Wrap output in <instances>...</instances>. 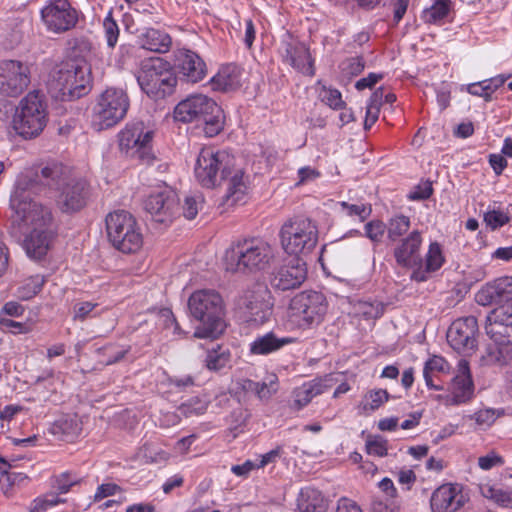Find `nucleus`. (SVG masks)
I'll use <instances>...</instances> for the list:
<instances>
[{
    "instance_id": "nucleus-1",
    "label": "nucleus",
    "mask_w": 512,
    "mask_h": 512,
    "mask_svg": "<svg viewBox=\"0 0 512 512\" xmlns=\"http://www.w3.org/2000/svg\"><path fill=\"white\" fill-rule=\"evenodd\" d=\"M26 189V184L17 182L10 200L15 212L13 222L19 225L24 234H27L24 240L27 255L30 258L40 259L49 249L51 239L49 226L53 217L50 209L25 195Z\"/></svg>"
},
{
    "instance_id": "nucleus-2",
    "label": "nucleus",
    "mask_w": 512,
    "mask_h": 512,
    "mask_svg": "<svg viewBox=\"0 0 512 512\" xmlns=\"http://www.w3.org/2000/svg\"><path fill=\"white\" fill-rule=\"evenodd\" d=\"M38 181L51 188L60 189L56 203L64 213H74L85 207L89 196L88 184L82 179H67L66 168L60 163H52L41 169Z\"/></svg>"
},
{
    "instance_id": "nucleus-3",
    "label": "nucleus",
    "mask_w": 512,
    "mask_h": 512,
    "mask_svg": "<svg viewBox=\"0 0 512 512\" xmlns=\"http://www.w3.org/2000/svg\"><path fill=\"white\" fill-rule=\"evenodd\" d=\"M191 315L201 325L196 328V338H217L226 327L222 297L215 290L203 289L192 293L188 300Z\"/></svg>"
},
{
    "instance_id": "nucleus-4",
    "label": "nucleus",
    "mask_w": 512,
    "mask_h": 512,
    "mask_svg": "<svg viewBox=\"0 0 512 512\" xmlns=\"http://www.w3.org/2000/svg\"><path fill=\"white\" fill-rule=\"evenodd\" d=\"M174 118L183 123L197 122L203 125L206 136L219 134L224 125L223 111L210 97L203 94L188 96L174 109Z\"/></svg>"
},
{
    "instance_id": "nucleus-5",
    "label": "nucleus",
    "mask_w": 512,
    "mask_h": 512,
    "mask_svg": "<svg viewBox=\"0 0 512 512\" xmlns=\"http://www.w3.org/2000/svg\"><path fill=\"white\" fill-rule=\"evenodd\" d=\"M275 257L273 247L261 238L236 242L226 253L227 269L253 273L268 269Z\"/></svg>"
},
{
    "instance_id": "nucleus-6",
    "label": "nucleus",
    "mask_w": 512,
    "mask_h": 512,
    "mask_svg": "<svg viewBox=\"0 0 512 512\" xmlns=\"http://www.w3.org/2000/svg\"><path fill=\"white\" fill-rule=\"evenodd\" d=\"M107 237L111 245L124 254L138 252L143 245V235L136 218L128 211L117 210L105 219Z\"/></svg>"
},
{
    "instance_id": "nucleus-7",
    "label": "nucleus",
    "mask_w": 512,
    "mask_h": 512,
    "mask_svg": "<svg viewBox=\"0 0 512 512\" xmlns=\"http://www.w3.org/2000/svg\"><path fill=\"white\" fill-rule=\"evenodd\" d=\"M317 223L303 215L288 218L280 228L279 237L282 248L290 255H306L313 251L318 243Z\"/></svg>"
},
{
    "instance_id": "nucleus-8",
    "label": "nucleus",
    "mask_w": 512,
    "mask_h": 512,
    "mask_svg": "<svg viewBox=\"0 0 512 512\" xmlns=\"http://www.w3.org/2000/svg\"><path fill=\"white\" fill-rule=\"evenodd\" d=\"M47 106L38 91L29 92L16 107L13 128L24 139L40 135L47 124Z\"/></svg>"
},
{
    "instance_id": "nucleus-9",
    "label": "nucleus",
    "mask_w": 512,
    "mask_h": 512,
    "mask_svg": "<svg viewBox=\"0 0 512 512\" xmlns=\"http://www.w3.org/2000/svg\"><path fill=\"white\" fill-rule=\"evenodd\" d=\"M137 82L150 98L159 100L172 94L177 77L167 61L155 57L142 62Z\"/></svg>"
},
{
    "instance_id": "nucleus-10",
    "label": "nucleus",
    "mask_w": 512,
    "mask_h": 512,
    "mask_svg": "<svg viewBox=\"0 0 512 512\" xmlns=\"http://www.w3.org/2000/svg\"><path fill=\"white\" fill-rule=\"evenodd\" d=\"M62 100L78 99L89 91L90 71L87 63L81 59H72L62 63L51 81Z\"/></svg>"
},
{
    "instance_id": "nucleus-11",
    "label": "nucleus",
    "mask_w": 512,
    "mask_h": 512,
    "mask_svg": "<svg viewBox=\"0 0 512 512\" xmlns=\"http://www.w3.org/2000/svg\"><path fill=\"white\" fill-rule=\"evenodd\" d=\"M327 307L326 297L321 292L303 291L291 299L288 316L298 328L311 329L322 323Z\"/></svg>"
},
{
    "instance_id": "nucleus-12",
    "label": "nucleus",
    "mask_w": 512,
    "mask_h": 512,
    "mask_svg": "<svg viewBox=\"0 0 512 512\" xmlns=\"http://www.w3.org/2000/svg\"><path fill=\"white\" fill-rule=\"evenodd\" d=\"M128 108L129 98L122 89H106L93 107L92 124L99 131L113 127L123 120Z\"/></svg>"
},
{
    "instance_id": "nucleus-13",
    "label": "nucleus",
    "mask_w": 512,
    "mask_h": 512,
    "mask_svg": "<svg viewBox=\"0 0 512 512\" xmlns=\"http://www.w3.org/2000/svg\"><path fill=\"white\" fill-rule=\"evenodd\" d=\"M234 158L226 151L204 147L200 150L196 160L194 172L201 186L213 188L220 183L221 176L230 172Z\"/></svg>"
},
{
    "instance_id": "nucleus-14",
    "label": "nucleus",
    "mask_w": 512,
    "mask_h": 512,
    "mask_svg": "<svg viewBox=\"0 0 512 512\" xmlns=\"http://www.w3.org/2000/svg\"><path fill=\"white\" fill-rule=\"evenodd\" d=\"M153 135V131L146 129L143 122L127 124L118 135L119 148L126 157L137 159L143 165H151L155 160L151 147Z\"/></svg>"
},
{
    "instance_id": "nucleus-15",
    "label": "nucleus",
    "mask_w": 512,
    "mask_h": 512,
    "mask_svg": "<svg viewBox=\"0 0 512 512\" xmlns=\"http://www.w3.org/2000/svg\"><path fill=\"white\" fill-rule=\"evenodd\" d=\"M237 305L250 321L264 322L273 308L271 292L263 283H255L239 297Z\"/></svg>"
},
{
    "instance_id": "nucleus-16",
    "label": "nucleus",
    "mask_w": 512,
    "mask_h": 512,
    "mask_svg": "<svg viewBox=\"0 0 512 512\" xmlns=\"http://www.w3.org/2000/svg\"><path fill=\"white\" fill-rule=\"evenodd\" d=\"M30 83V69L18 60L0 61V94L8 97L21 95Z\"/></svg>"
},
{
    "instance_id": "nucleus-17",
    "label": "nucleus",
    "mask_w": 512,
    "mask_h": 512,
    "mask_svg": "<svg viewBox=\"0 0 512 512\" xmlns=\"http://www.w3.org/2000/svg\"><path fill=\"white\" fill-rule=\"evenodd\" d=\"M41 18L50 31L62 33L76 25L78 13L68 0H51L41 9Z\"/></svg>"
},
{
    "instance_id": "nucleus-18",
    "label": "nucleus",
    "mask_w": 512,
    "mask_h": 512,
    "mask_svg": "<svg viewBox=\"0 0 512 512\" xmlns=\"http://www.w3.org/2000/svg\"><path fill=\"white\" fill-rule=\"evenodd\" d=\"M143 205L154 221L167 224L178 212L179 197L175 191L163 188L150 193Z\"/></svg>"
},
{
    "instance_id": "nucleus-19",
    "label": "nucleus",
    "mask_w": 512,
    "mask_h": 512,
    "mask_svg": "<svg viewBox=\"0 0 512 512\" xmlns=\"http://www.w3.org/2000/svg\"><path fill=\"white\" fill-rule=\"evenodd\" d=\"M478 322L476 317L456 319L447 331V341L459 353H469L477 346Z\"/></svg>"
},
{
    "instance_id": "nucleus-20",
    "label": "nucleus",
    "mask_w": 512,
    "mask_h": 512,
    "mask_svg": "<svg viewBox=\"0 0 512 512\" xmlns=\"http://www.w3.org/2000/svg\"><path fill=\"white\" fill-rule=\"evenodd\" d=\"M487 335L499 345L512 344V306L500 305L487 316Z\"/></svg>"
},
{
    "instance_id": "nucleus-21",
    "label": "nucleus",
    "mask_w": 512,
    "mask_h": 512,
    "mask_svg": "<svg viewBox=\"0 0 512 512\" xmlns=\"http://www.w3.org/2000/svg\"><path fill=\"white\" fill-rule=\"evenodd\" d=\"M306 277V263L299 258H293L273 273L270 283L274 289L286 291L298 288Z\"/></svg>"
},
{
    "instance_id": "nucleus-22",
    "label": "nucleus",
    "mask_w": 512,
    "mask_h": 512,
    "mask_svg": "<svg viewBox=\"0 0 512 512\" xmlns=\"http://www.w3.org/2000/svg\"><path fill=\"white\" fill-rule=\"evenodd\" d=\"M466 503L459 484L445 483L436 488L430 498L432 512H457Z\"/></svg>"
},
{
    "instance_id": "nucleus-23",
    "label": "nucleus",
    "mask_w": 512,
    "mask_h": 512,
    "mask_svg": "<svg viewBox=\"0 0 512 512\" xmlns=\"http://www.w3.org/2000/svg\"><path fill=\"white\" fill-rule=\"evenodd\" d=\"M175 68L178 74L187 82L202 81L207 74V66L203 59L194 51L179 50L175 56Z\"/></svg>"
},
{
    "instance_id": "nucleus-24",
    "label": "nucleus",
    "mask_w": 512,
    "mask_h": 512,
    "mask_svg": "<svg viewBox=\"0 0 512 512\" xmlns=\"http://www.w3.org/2000/svg\"><path fill=\"white\" fill-rule=\"evenodd\" d=\"M475 299L482 306L511 302L512 276L501 277L487 283L476 293Z\"/></svg>"
},
{
    "instance_id": "nucleus-25",
    "label": "nucleus",
    "mask_w": 512,
    "mask_h": 512,
    "mask_svg": "<svg viewBox=\"0 0 512 512\" xmlns=\"http://www.w3.org/2000/svg\"><path fill=\"white\" fill-rule=\"evenodd\" d=\"M422 235L418 230H413L406 238H403L394 249V257L399 266L412 268L422 263L420 248Z\"/></svg>"
},
{
    "instance_id": "nucleus-26",
    "label": "nucleus",
    "mask_w": 512,
    "mask_h": 512,
    "mask_svg": "<svg viewBox=\"0 0 512 512\" xmlns=\"http://www.w3.org/2000/svg\"><path fill=\"white\" fill-rule=\"evenodd\" d=\"M282 57L286 63L303 74L313 76V60L305 44L296 41L283 43Z\"/></svg>"
},
{
    "instance_id": "nucleus-27",
    "label": "nucleus",
    "mask_w": 512,
    "mask_h": 512,
    "mask_svg": "<svg viewBox=\"0 0 512 512\" xmlns=\"http://www.w3.org/2000/svg\"><path fill=\"white\" fill-rule=\"evenodd\" d=\"M473 394V382L468 361L462 359L458 363V372L453 378L449 403L458 405L468 401Z\"/></svg>"
},
{
    "instance_id": "nucleus-28",
    "label": "nucleus",
    "mask_w": 512,
    "mask_h": 512,
    "mask_svg": "<svg viewBox=\"0 0 512 512\" xmlns=\"http://www.w3.org/2000/svg\"><path fill=\"white\" fill-rule=\"evenodd\" d=\"M220 181L226 182V193L222 198V204L231 207L242 201L247 193V180L242 169L230 167V172L221 176Z\"/></svg>"
},
{
    "instance_id": "nucleus-29",
    "label": "nucleus",
    "mask_w": 512,
    "mask_h": 512,
    "mask_svg": "<svg viewBox=\"0 0 512 512\" xmlns=\"http://www.w3.org/2000/svg\"><path fill=\"white\" fill-rule=\"evenodd\" d=\"M294 341V338L279 337L277 334L270 331L255 338L250 344V353L254 355H268L280 350L286 345L294 343Z\"/></svg>"
},
{
    "instance_id": "nucleus-30",
    "label": "nucleus",
    "mask_w": 512,
    "mask_h": 512,
    "mask_svg": "<svg viewBox=\"0 0 512 512\" xmlns=\"http://www.w3.org/2000/svg\"><path fill=\"white\" fill-rule=\"evenodd\" d=\"M139 43L143 49L156 53H166L172 45V39L164 31L147 28L139 35Z\"/></svg>"
},
{
    "instance_id": "nucleus-31",
    "label": "nucleus",
    "mask_w": 512,
    "mask_h": 512,
    "mask_svg": "<svg viewBox=\"0 0 512 512\" xmlns=\"http://www.w3.org/2000/svg\"><path fill=\"white\" fill-rule=\"evenodd\" d=\"M297 508L300 512H326L328 501L319 490L305 487L298 495Z\"/></svg>"
},
{
    "instance_id": "nucleus-32",
    "label": "nucleus",
    "mask_w": 512,
    "mask_h": 512,
    "mask_svg": "<svg viewBox=\"0 0 512 512\" xmlns=\"http://www.w3.org/2000/svg\"><path fill=\"white\" fill-rule=\"evenodd\" d=\"M327 388L328 385L321 379L305 382L293 390L292 394L294 400L292 407L297 410L302 409L308 405L314 397L322 394Z\"/></svg>"
},
{
    "instance_id": "nucleus-33",
    "label": "nucleus",
    "mask_w": 512,
    "mask_h": 512,
    "mask_svg": "<svg viewBox=\"0 0 512 512\" xmlns=\"http://www.w3.org/2000/svg\"><path fill=\"white\" fill-rule=\"evenodd\" d=\"M242 71L234 65L228 64L219 70V72L212 78V83L215 89L228 92L238 89L241 86Z\"/></svg>"
},
{
    "instance_id": "nucleus-34",
    "label": "nucleus",
    "mask_w": 512,
    "mask_h": 512,
    "mask_svg": "<svg viewBox=\"0 0 512 512\" xmlns=\"http://www.w3.org/2000/svg\"><path fill=\"white\" fill-rule=\"evenodd\" d=\"M481 495L502 508H512V490L504 489L497 484L485 482L479 484Z\"/></svg>"
},
{
    "instance_id": "nucleus-35",
    "label": "nucleus",
    "mask_w": 512,
    "mask_h": 512,
    "mask_svg": "<svg viewBox=\"0 0 512 512\" xmlns=\"http://www.w3.org/2000/svg\"><path fill=\"white\" fill-rule=\"evenodd\" d=\"M10 467L11 466L7 460L0 456V486L5 494H8L11 487L19 485L27 480V476L23 473L10 472Z\"/></svg>"
},
{
    "instance_id": "nucleus-36",
    "label": "nucleus",
    "mask_w": 512,
    "mask_h": 512,
    "mask_svg": "<svg viewBox=\"0 0 512 512\" xmlns=\"http://www.w3.org/2000/svg\"><path fill=\"white\" fill-rule=\"evenodd\" d=\"M230 361V351L221 346H217V348H213L207 352L205 366L210 371H219L228 366Z\"/></svg>"
},
{
    "instance_id": "nucleus-37",
    "label": "nucleus",
    "mask_w": 512,
    "mask_h": 512,
    "mask_svg": "<svg viewBox=\"0 0 512 512\" xmlns=\"http://www.w3.org/2000/svg\"><path fill=\"white\" fill-rule=\"evenodd\" d=\"M242 387L246 391L254 392L261 400H267L277 392L276 376L273 375L269 383L247 379L243 381Z\"/></svg>"
},
{
    "instance_id": "nucleus-38",
    "label": "nucleus",
    "mask_w": 512,
    "mask_h": 512,
    "mask_svg": "<svg viewBox=\"0 0 512 512\" xmlns=\"http://www.w3.org/2000/svg\"><path fill=\"white\" fill-rule=\"evenodd\" d=\"M410 218L405 215H397L392 217L386 225L387 237L390 241L395 242L404 236L410 229Z\"/></svg>"
},
{
    "instance_id": "nucleus-39",
    "label": "nucleus",
    "mask_w": 512,
    "mask_h": 512,
    "mask_svg": "<svg viewBox=\"0 0 512 512\" xmlns=\"http://www.w3.org/2000/svg\"><path fill=\"white\" fill-rule=\"evenodd\" d=\"M319 99L330 108L343 109L345 102L342 100L341 92L335 88L327 87L320 81L317 83Z\"/></svg>"
},
{
    "instance_id": "nucleus-40",
    "label": "nucleus",
    "mask_w": 512,
    "mask_h": 512,
    "mask_svg": "<svg viewBox=\"0 0 512 512\" xmlns=\"http://www.w3.org/2000/svg\"><path fill=\"white\" fill-rule=\"evenodd\" d=\"M44 278L40 275L31 276L18 287L17 295L20 299L29 300L40 292Z\"/></svg>"
},
{
    "instance_id": "nucleus-41",
    "label": "nucleus",
    "mask_w": 512,
    "mask_h": 512,
    "mask_svg": "<svg viewBox=\"0 0 512 512\" xmlns=\"http://www.w3.org/2000/svg\"><path fill=\"white\" fill-rule=\"evenodd\" d=\"M449 12V1L438 0L430 8L425 9L423 18L427 23H437L444 19Z\"/></svg>"
},
{
    "instance_id": "nucleus-42",
    "label": "nucleus",
    "mask_w": 512,
    "mask_h": 512,
    "mask_svg": "<svg viewBox=\"0 0 512 512\" xmlns=\"http://www.w3.org/2000/svg\"><path fill=\"white\" fill-rule=\"evenodd\" d=\"M130 346H119L116 344H108L98 350L100 354L107 356V359L103 360L105 365H112L121 361L126 354L130 351Z\"/></svg>"
},
{
    "instance_id": "nucleus-43",
    "label": "nucleus",
    "mask_w": 512,
    "mask_h": 512,
    "mask_svg": "<svg viewBox=\"0 0 512 512\" xmlns=\"http://www.w3.org/2000/svg\"><path fill=\"white\" fill-rule=\"evenodd\" d=\"M80 426L74 419H61L55 423L53 432L55 434L61 433L63 438L67 441L73 440L80 433Z\"/></svg>"
},
{
    "instance_id": "nucleus-44",
    "label": "nucleus",
    "mask_w": 512,
    "mask_h": 512,
    "mask_svg": "<svg viewBox=\"0 0 512 512\" xmlns=\"http://www.w3.org/2000/svg\"><path fill=\"white\" fill-rule=\"evenodd\" d=\"M444 263L441 247L437 242L429 245V250L425 257L426 271H437Z\"/></svg>"
},
{
    "instance_id": "nucleus-45",
    "label": "nucleus",
    "mask_w": 512,
    "mask_h": 512,
    "mask_svg": "<svg viewBox=\"0 0 512 512\" xmlns=\"http://www.w3.org/2000/svg\"><path fill=\"white\" fill-rule=\"evenodd\" d=\"M389 400V393L384 389L371 390L365 396L363 409L365 411H375L383 403Z\"/></svg>"
},
{
    "instance_id": "nucleus-46",
    "label": "nucleus",
    "mask_w": 512,
    "mask_h": 512,
    "mask_svg": "<svg viewBox=\"0 0 512 512\" xmlns=\"http://www.w3.org/2000/svg\"><path fill=\"white\" fill-rule=\"evenodd\" d=\"M365 447L368 454L384 457L388 452V441L380 435H369Z\"/></svg>"
},
{
    "instance_id": "nucleus-47",
    "label": "nucleus",
    "mask_w": 512,
    "mask_h": 512,
    "mask_svg": "<svg viewBox=\"0 0 512 512\" xmlns=\"http://www.w3.org/2000/svg\"><path fill=\"white\" fill-rule=\"evenodd\" d=\"M342 211L346 213V215L351 217H358L360 221H364L371 214V206L368 204H350L348 202L342 201L339 203Z\"/></svg>"
},
{
    "instance_id": "nucleus-48",
    "label": "nucleus",
    "mask_w": 512,
    "mask_h": 512,
    "mask_svg": "<svg viewBox=\"0 0 512 512\" xmlns=\"http://www.w3.org/2000/svg\"><path fill=\"white\" fill-rule=\"evenodd\" d=\"M500 416L498 410L487 408L475 412L473 415H469L470 419L475 420L476 424L481 428H487L491 426L496 419Z\"/></svg>"
},
{
    "instance_id": "nucleus-49",
    "label": "nucleus",
    "mask_w": 512,
    "mask_h": 512,
    "mask_svg": "<svg viewBox=\"0 0 512 512\" xmlns=\"http://www.w3.org/2000/svg\"><path fill=\"white\" fill-rule=\"evenodd\" d=\"M204 199L202 195L187 196L184 199L183 214L185 218L192 220L194 219L199 210L203 208Z\"/></svg>"
},
{
    "instance_id": "nucleus-50",
    "label": "nucleus",
    "mask_w": 512,
    "mask_h": 512,
    "mask_svg": "<svg viewBox=\"0 0 512 512\" xmlns=\"http://www.w3.org/2000/svg\"><path fill=\"white\" fill-rule=\"evenodd\" d=\"M178 409L185 417L202 415L207 410V403L195 397L191 398L188 402L181 404Z\"/></svg>"
},
{
    "instance_id": "nucleus-51",
    "label": "nucleus",
    "mask_w": 512,
    "mask_h": 512,
    "mask_svg": "<svg viewBox=\"0 0 512 512\" xmlns=\"http://www.w3.org/2000/svg\"><path fill=\"white\" fill-rule=\"evenodd\" d=\"M510 221L507 213L497 210L491 209L484 213V222L486 225L492 230H496Z\"/></svg>"
},
{
    "instance_id": "nucleus-52",
    "label": "nucleus",
    "mask_w": 512,
    "mask_h": 512,
    "mask_svg": "<svg viewBox=\"0 0 512 512\" xmlns=\"http://www.w3.org/2000/svg\"><path fill=\"white\" fill-rule=\"evenodd\" d=\"M103 29L105 32L107 45L109 47H114L118 41L119 27L116 21L113 19L111 11L108 13V15L105 17L103 21Z\"/></svg>"
},
{
    "instance_id": "nucleus-53",
    "label": "nucleus",
    "mask_w": 512,
    "mask_h": 512,
    "mask_svg": "<svg viewBox=\"0 0 512 512\" xmlns=\"http://www.w3.org/2000/svg\"><path fill=\"white\" fill-rule=\"evenodd\" d=\"M340 68L345 75L357 76L364 70L365 61L361 56L350 57L340 64Z\"/></svg>"
},
{
    "instance_id": "nucleus-54",
    "label": "nucleus",
    "mask_w": 512,
    "mask_h": 512,
    "mask_svg": "<svg viewBox=\"0 0 512 512\" xmlns=\"http://www.w3.org/2000/svg\"><path fill=\"white\" fill-rule=\"evenodd\" d=\"M98 306V303L90 302V301H81L75 303L73 306V319L75 321H84L89 317L95 316L93 311Z\"/></svg>"
},
{
    "instance_id": "nucleus-55",
    "label": "nucleus",
    "mask_w": 512,
    "mask_h": 512,
    "mask_svg": "<svg viewBox=\"0 0 512 512\" xmlns=\"http://www.w3.org/2000/svg\"><path fill=\"white\" fill-rule=\"evenodd\" d=\"M386 231V224L380 220H372L365 225V234L373 242H381Z\"/></svg>"
},
{
    "instance_id": "nucleus-56",
    "label": "nucleus",
    "mask_w": 512,
    "mask_h": 512,
    "mask_svg": "<svg viewBox=\"0 0 512 512\" xmlns=\"http://www.w3.org/2000/svg\"><path fill=\"white\" fill-rule=\"evenodd\" d=\"M430 373H445L449 370L448 362L441 356H433L426 361L424 369Z\"/></svg>"
},
{
    "instance_id": "nucleus-57",
    "label": "nucleus",
    "mask_w": 512,
    "mask_h": 512,
    "mask_svg": "<svg viewBox=\"0 0 512 512\" xmlns=\"http://www.w3.org/2000/svg\"><path fill=\"white\" fill-rule=\"evenodd\" d=\"M432 192L433 188L431 182H422L410 192L409 198L411 200H425L432 195Z\"/></svg>"
},
{
    "instance_id": "nucleus-58",
    "label": "nucleus",
    "mask_w": 512,
    "mask_h": 512,
    "mask_svg": "<svg viewBox=\"0 0 512 512\" xmlns=\"http://www.w3.org/2000/svg\"><path fill=\"white\" fill-rule=\"evenodd\" d=\"M121 491H122L121 487L115 483L101 484L100 486H98V488L96 490V493L94 495V501L95 502L101 501L102 499L109 497V496H113L117 492H121Z\"/></svg>"
},
{
    "instance_id": "nucleus-59",
    "label": "nucleus",
    "mask_w": 512,
    "mask_h": 512,
    "mask_svg": "<svg viewBox=\"0 0 512 512\" xmlns=\"http://www.w3.org/2000/svg\"><path fill=\"white\" fill-rule=\"evenodd\" d=\"M384 77L381 73H369L366 77L359 79L355 83V88L359 91H362L366 88H373L376 83L382 80Z\"/></svg>"
},
{
    "instance_id": "nucleus-60",
    "label": "nucleus",
    "mask_w": 512,
    "mask_h": 512,
    "mask_svg": "<svg viewBox=\"0 0 512 512\" xmlns=\"http://www.w3.org/2000/svg\"><path fill=\"white\" fill-rule=\"evenodd\" d=\"M77 483L78 481L74 478L72 479L69 473H62L55 479V487L62 494L67 493Z\"/></svg>"
},
{
    "instance_id": "nucleus-61",
    "label": "nucleus",
    "mask_w": 512,
    "mask_h": 512,
    "mask_svg": "<svg viewBox=\"0 0 512 512\" xmlns=\"http://www.w3.org/2000/svg\"><path fill=\"white\" fill-rule=\"evenodd\" d=\"M254 469H259L257 462L246 460L243 464L233 465L231 471L236 476L245 477Z\"/></svg>"
},
{
    "instance_id": "nucleus-62",
    "label": "nucleus",
    "mask_w": 512,
    "mask_h": 512,
    "mask_svg": "<svg viewBox=\"0 0 512 512\" xmlns=\"http://www.w3.org/2000/svg\"><path fill=\"white\" fill-rule=\"evenodd\" d=\"M503 464V460L496 454H488L478 459V465L483 470H489L496 465Z\"/></svg>"
},
{
    "instance_id": "nucleus-63",
    "label": "nucleus",
    "mask_w": 512,
    "mask_h": 512,
    "mask_svg": "<svg viewBox=\"0 0 512 512\" xmlns=\"http://www.w3.org/2000/svg\"><path fill=\"white\" fill-rule=\"evenodd\" d=\"M468 92L471 95L483 97L486 101H489L491 99V94L488 90V86L484 83V81L469 85Z\"/></svg>"
},
{
    "instance_id": "nucleus-64",
    "label": "nucleus",
    "mask_w": 512,
    "mask_h": 512,
    "mask_svg": "<svg viewBox=\"0 0 512 512\" xmlns=\"http://www.w3.org/2000/svg\"><path fill=\"white\" fill-rule=\"evenodd\" d=\"M336 512H362V510L354 501L342 498L338 501Z\"/></svg>"
}]
</instances>
